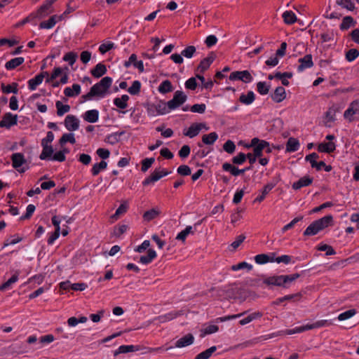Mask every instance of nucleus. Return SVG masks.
Returning a JSON list of instances; mask_svg holds the SVG:
<instances>
[{
  "label": "nucleus",
  "instance_id": "1",
  "mask_svg": "<svg viewBox=\"0 0 359 359\" xmlns=\"http://www.w3.org/2000/svg\"><path fill=\"white\" fill-rule=\"evenodd\" d=\"M112 84V79L109 76L102 78L98 83L93 85L90 91L81 96L84 100H92L93 97H104L107 93L109 89Z\"/></svg>",
  "mask_w": 359,
  "mask_h": 359
},
{
  "label": "nucleus",
  "instance_id": "2",
  "mask_svg": "<svg viewBox=\"0 0 359 359\" xmlns=\"http://www.w3.org/2000/svg\"><path fill=\"white\" fill-rule=\"evenodd\" d=\"M300 277L299 273L291 275L273 276L265 278L263 283L267 285L278 286L283 288L289 287L290 285Z\"/></svg>",
  "mask_w": 359,
  "mask_h": 359
},
{
  "label": "nucleus",
  "instance_id": "3",
  "mask_svg": "<svg viewBox=\"0 0 359 359\" xmlns=\"http://www.w3.org/2000/svg\"><path fill=\"white\" fill-rule=\"evenodd\" d=\"M332 225L333 217L331 215H326L313 222L304 231V236H310L316 235L320 231Z\"/></svg>",
  "mask_w": 359,
  "mask_h": 359
},
{
  "label": "nucleus",
  "instance_id": "4",
  "mask_svg": "<svg viewBox=\"0 0 359 359\" xmlns=\"http://www.w3.org/2000/svg\"><path fill=\"white\" fill-rule=\"evenodd\" d=\"M332 323L327 320H321L316 321L312 324H307L306 325L300 326L294 329L286 330L285 333L287 334H293L296 333H300L306 330L319 328L321 327L329 326Z\"/></svg>",
  "mask_w": 359,
  "mask_h": 359
},
{
  "label": "nucleus",
  "instance_id": "5",
  "mask_svg": "<svg viewBox=\"0 0 359 359\" xmlns=\"http://www.w3.org/2000/svg\"><path fill=\"white\" fill-rule=\"evenodd\" d=\"M187 100V96L184 92L177 90L174 93L172 100L167 102L170 111L175 110L182 105Z\"/></svg>",
  "mask_w": 359,
  "mask_h": 359
},
{
  "label": "nucleus",
  "instance_id": "6",
  "mask_svg": "<svg viewBox=\"0 0 359 359\" xmlns=\"http://www.w3.org/2000/svg\"><path fill=\"white\" fill-rule=\"evenodd\" d=\"M229 79L231 81H242L243 82L248 83H250L253 78L249 71L243 70L231 72L229 76Z\"/></svg>",
  "mask_w": 359,
  "mask_h": 359
},
{
  "label": "nucleus",
  "instance_id": "7",
  "mask_svg": "<svg viewBox=\"0 0 359 359\" xmlns=\"http://www.w3.org/2000/svg\"><path fill=\"white\" fill-rule=\"evenodd\" d=\"M12 165L18 172H25L27 168H21V166L26 163L25 156L21 153H15L11 156Z\"/></svg>",
  "mask_w": 359,
  "mask_h": 359
},
{
  "label": "nucleus",
  "instance_id": "8",
  "mask_svg": "<svg viewBox=\"0 0 359 359\" xmlns=\"http://www.w3.org/2000/svg\"><path fill=\"white\" fill-rule=\"evenodd\" d=\"M203 128L205 129L206 130H208V127L206 126V124L205 123H192L189 128V129L186 132L184 131L183 134L185 136H187L190 138H193L198 135Z\"/></svg>",
  "mask_w": 359,
  "mask_h": 359
},
{
  "label": "nucleus",
  "instance_id": "9",
  "mask_svg": "<svg viewBox=\"0 0 359 359\" xmlns=\"http://www.w3.org/2000/svg\"><path fill=\"white\" fill-rule=\"evenodd\" d=\"M149 111L151 115H155V112H156L157 114L163 115L169 113L170 111L167 102L160 101L156 104L151 105Z\"/></svg>",
  "mask_w": 359,
  "mask_h": 359
},
{
  "label": "nucleus",
  "instance_id": "10",
  "mask_svg": "<svg viewBox=\"0 0 359 359\" xmlns=\"http://www.w3.org/2000/svg\"><path fill=\"white\" fill-rule=\"evenodd\" d=\"M18 123V116L13 115L8 112L4 114L2 120L0 121V127L10 128L11 126L16 125Z\"/></svg>",
  "mask_w": 359,
  "mask_h": 359
},
{
  "label": "nucleus",
  "instance_id": "11",
  "mask_svg": "<svg viewBox=\"0 0 359 359\" xmlns=\"http://www.w3.org/2000/svg\"><path fill=\"white\" fill-rule=\"evenodd\" d=\"M266 145L265 140H261L257 137H255L252 139L250 145L249 147H254L253 153L255 156H257L258 158L261 157L263 155L264 145Z\"/></svg>",
  "mask_w": 359,
  "mask_h": 359
},
{
  "label": "nucleus",
  "instance_id": "12",
  "mask_svg": "<svg viewBox=\"0 0 359 359\" xmlns=\"http://www.w3.org/2000/svg\"><path fill=\"white\" fill-rule=\"evenodd\" d=\"M64 124L69 131H75L79 128V120L74 115H67L65 117Z\"/></svg>",
  "mask_w": 359,
  "mask_h": 359
},
{
  "label": "nucleus",
  "instance_id": "13",
  "mask_svg": "<svg viewBox=\"0 0 359 359\" xmlns=\"http://www.w3.org/2000/svg\"><path fill=\"white\" fill-rule=\"evenodd\" d=\"M358 112H359V100H354L344 111V116L345 118L348 119L349 121H352L353 116Z\"/></svg>",
  "mask_w": 359,
  "mask_h": 359
},
{
  "label": "nucleus",
  "instance_id": "14",
  "mask_svg": "<svg viewBox=\"0 0 359 359\" xmlns=\"http://www.w3.org/2000/svg\"><path fill=\"white\" fill-rule=\"evenodd\" d=\"M222 294L225 296V298L227 299H236V296L238 294V287L235 285H229L226 287H224L222 290Z\"/></svg>",
  "mask_w": 359,
  "mask_h": 359
},
{
  "label": "nucleus",
  "instance_id": "15",
  "mask_svg": "<svg viewBox=\"0 0 359 359\" xmlns=\"http://www.w3.org/2000/svg\"><path fill=\"white\" fill-rule=\"evenodd\" d=\"M63 15L51 16L48 20L43 21L39 24L40 29H51L53 28L57 21L62 20Z\"/></svg>",
  "mask_w": 359,
  "mask_h": 359
},
{
  "label": "nucleus",
  "instance_id": "16",
  "mask_svg": "<svg viewBox=\"0 0 359 359\" xmlns=\"http://www.w3.org/2000/svg\"><path fill=\"white\" fill-rule=\"evenodd\" d=\"M299 62L300 65L297 67L298 72H302L305 69L311 68L313 66L312 55L311 54H307L304 57L299 58Z\"/></svg>",
  "mask_w": 359,
  "mask_h": 359
},
{
  "label": "nucleus",
  "instance_id": "17",
  "mask_svg": "<svg viewBox=\"0 0 359 359\" xmlns=\"http://www.w3.org/2000/svg\"><path fill=\"white\" fill-rule=\"evenodd\" d=\"M194 337L192 334H187L179 339L175 344L176 348H183L189 346L194 343Z\"/></svg>",
  "mask_w": 359,
  "mask_h": 359
},
{
  "label": "nucleus",
  "instance_id": "18",
  "mask_svg": "<svg viewBox=\"0 0 359 359\" xmlns=\"http://www.w3.org/2000/svg\"><path fill=\"white\" fill-rule=\"evenodd\" d=\"M215 58V55L211 53L207 57L203 59L198 66L197 69L201 72L206 71Z\"/></svg>",
  "mask_w": 359,
  "mask_h": 359
},
{
  "label": "nucleus",
  "instance_id": "19",
  "mask_svg": "<svg viewBox=\"0 0 359 359\" xmlns=\"http://www.w3.org/2000/svg\"><path fill=\"white\" fill-rule=\"evenodd\" d=\"M286 97L285 89L283 86H278L271 95L272 100L277 103L283 101Z\"/></svg>",
  "mask_w": 359,
  "mask_h": 359
},
{
  "label": "nucleus",
  "instance_id": "20",
  "mask_svg": "<svg viewBox=\"0 0 359 359\" xmlns=\"http://www.w3.org/2000/svg\"><path fill=\"white\" fill-rule=\"evenodd\" d=\"M313 177L309 176H304L300 178L298 181L292 184V188L295 190L299 189L302 187L309 186L313 182Z\"/></svg>",
  "mask_w": 359,
  "mask_h": 359
},
{
  "label": "nucleus",
  "instance_id": "21",
  "mask_svg": "<svg viewBox=\"0 0 359 359\" xmlns=\"http://www.w3.org/2000/svg\"><path fill=\"white\" fill-rule=\"evenodd\" d=\"M107 72V67L102 63H98L96 66L91 69L90 73L95 78H100L105 74Z\"/></svg>",
  "mask_w": 359,
  "mask_h": 359
},
{
  "label": "nucleus",
  "instance_id": "22",
  "mask_svg": "<svg viewBox=\"0 0 359 359\" xmlns=\"http://www.w3.org/2000/svg\"><path fill=\"white\" fill-rule=\"evenodd\" d=\"M83 118L87 122L95 123L99 118V111L97 109L88 110L84 114Z\"/></svg>",
  "mask_w": 359,
  "mask_h": 359
},
{
  "label": "nucleus",
  "instance_id": "23",
  "mask_svg": "<svg viewBox=\"0 0 359 359\" xmlns=\"http://www.w3.org/2000/svg\"><path fill=\"white\" fill-rule=\"evenodd\" d=\"M81 93V86L79 84L74 83L72 86V88L67 87L64 90V94L67 97H75Z\"/></svg>",
  "mask_w": 359,
  "mask_h": 359
},
{
  "label": "nucleus",
  "instance_id": "24",
  "mask_svg": "<svg viewBox=\"0 0 359 359\" xmlns=\"http://www.w3.org/2000/svg\"><path fill=\"white\" fill-rule=\"evenodd\" d=\"M50 7L45 2L41 6L36 13H33L34 18H43L47 16L50 13Z\"/></svg>",
  "mask_w": 359,
  "mask_h": 359
},
{
  "label": "nucleus",
  "instance_id": "25",
  "mask_svg": "<svg viewBox=\"0 0 359 359\" xmlns=\"http://www.w3.org/2000/svg\"><path fill=\"white\" fill-rule=\"evenodd\" d=\"M336 149V145L332 142L320 143L318 147V150L320 152L332 153Z\"/></svg>",
  "mask_w": 359,
  "mask_h": 359
},
{
  "label": "nucleus",
  "instance_id": "26",
  "mask_svg": "<svg viewBox=\"0 0 359 359\" xmlns=\"http://www.w3.org/2000/svg\"><path fill=\"white\" fill-rule=\"evenodd\" d=\"M24 61L25 59L22 57H15L7 62L5 65V67L8 70H12L21 65Z\"/></svg>",
  "mask_w": 359,
  "mask_h": 359
},
{
  "label": "nucleus",
  "instance_id": "27",
  "mask_svg": "<svg viewBox=\"0 0 359 359\" xmlns=\"http://www.w3.org/2000/svg\"><path fill=\"white\" fill-rule=\"evenodd\" d=\"M255 100V95L253 91H248L247 95L241 94L239 97V101L246 105L252 104Z\"/></svg>",
  "mask_w": 359,
  "mask_h": 359
},
{
  "label": "nucleus",
  "instance_id": "28",
  "mask_svg": "<svg viewBox=\"0 0 359 359\" xmlns=\"http://www.w3.org/2000/svg\"><path fill=\"white\" fill-rule=\"evenodd\" d=\"M161 179V175L159 172V170L156 169L148 177H147L143 182V186H147L151 183H154L157 182Z\"/></svg>",
  "mask_w": 359,
  "mask_h": 359
},
{
  "label": "nucleus",
  "instance_id": "29",
  "mask_svg": "<svg viewBox=\"0 0 359 359\" xmlns=\"http://www.w3.org/2000/svg\"><path fill=\"white\" fill-rule=\"evenodd\" d=\"M299 148V141L294 137H290L286 144V151L289 152H294L297 151Z\"/></svg>",
  "mask_w": 359,
  "mask_h": 359
},
{
  "label": "nucleus",
  "instance_id": "30",
  "mask_svg": "<svg viewBox=\"0 0 359 359\" xmlns=\"http://www.w3.org/2000/svg\"><path fill=\"white\" fill-rule=\"evenodd\" d=\"M129 100L128 95H123L121 97H116L114 100V104L118 108L124 109L128 107L127 102Z\"/></svg>",
  "mask_w": 359,
  "mask_h": 359
},
{
  "label": "nucleus",
  "instance_id": "31",
  "mask_svg": "<svg viewBox=\"0 0 359 359\" xmlns=\"http://www.w3.org/2000/svg\"><path fill=\"white\" fill-rule=\"evenodd\" d=\"M283 18L285 23L287 25H292L297 20L296 15L292 11H285L283 13Z\"/></svg>",
  "mask_w": 359,
  "mask_h": 359
},
{
  "label": "nucleus",
  "instance_id": "32",
  "mask_svg": "<svg viewBox=\"0 0 359 359\" xmlns=\"http://www.w3.org/2000/svg\"><path fill=\"white\" fill-rule=\"evenodd\" d=\"M43 147L42 152L41 153L39 158L41 160H46L52 156L53 153V149L51 145L41 144Z\"/></svg>",
  "mask_w": 359,
  "mask_h": 359
},
{
  "label": "nucleus",
  "instance_id": "33",
  "mask_svg": "<svg viewBox=\"0 0 359 359\" xmlns=\"http://www.w3.org/2000/svg\"><path fill=\"white\" fill-rule=\"evenodd\" d=\"M156 257V252L152 249L148 250L147 255L141 256L140 258V262L143 264H148L152 262V260Z\"/></svg>",
  "mask_w": 359,
  "mask_h": 359
},
{
  "label": "nucleus",
  "instance_id": "34",
  "mask_svg": "<svg viewBox=\"0 0 359 359\" xmlns=\"http://www.w3.org/2000/svg\"><path fill=\"white\" fill-rule=\"evenodd\" d=\"M138 351V348L133 345H122L114 351V355L116 356L120 353H126Z\"/></svg>",
  "mask_w": 359,
  "mask_h": 359
},
{
  "label": "nucleus",
  "instance_id": "35",
  "mask_svg": "<svg viewBox=\"0 0 359 359\" xmlns=\"http://www.w3.org/2000/svg\"><path fill=\"white\" fill-rule=\"evenodd\" d=\"M124 133V131L114 133L107 135L104 141L110 144H115L119 142V137Z\"/></svg>",
  "mask_w": 359,
  "mask_h": 359
},
{
  "label": "nucleus",
  "instance_id": "36",
  "mask_svg": "<svg viewBox=\"0 0 359 359\" xmlns=\"http://www.w3.org/2000/svg\"><path fill=\"white\" fill-rule=\"evenodd\" d=\"M255 261L258 264H264L269 262H274L273 257H270L266 254H259L255 257Z\"/></svg>",
  "mask_w": 359,
  "mask_h": 359
},
{
  "label": "nucleus",
  "instance_id": "37",
  "mask_svg": "<svg viewBox=\"0 0 359 359\" xmlns=\"http://www.w3.org/2000/svg\"><path fill=\"white\" fill-rule=\"evenodd\" d=\"M218 135L215 132L210 133L208 135H204L202 137V142L203 144L211 145L217 140Z\"/></svg>",
  "mask_w": 359,
  "mask_h": 359
},
{
  "label": "nucleus",
  "instance_id": "38",
  "mask_svg": "<svg viewBox=\"0 0 359 359\" xmlns=\"http://www.w3.org/2000/svg\"><path fill=\"white\" fill-rule=\"evenodd\" d=\"M274 187L275 184L273 183H269L266 185H265L263 190L262 191V194L255 199V202H262L265 198L266 196Z\"/></svg>",
  "mask_w": 359,
  "mask_h": 359
},
{
  "label": "nucleus",
  "instance_id": "39",
  "mask_svg": "<svg viewBox=\"0 0 359 359\" xmlns=\"http://www.w3.org/2000/svg\"><path fill=\"white\" fill-rule=\"evenodd\" d=\"M18 83H13L11 85L6 86L4 83H1V88L4 93H13L14 94H17L18 92Z\"/></svg>",
  "mask_w": 359,
  "mask_h": 359
},
{
  "label": "nucleus",
  "instance_id": "40",
  "mask_svg": "<svg viewBox=\"0 0 359 359\" xmlns=\"http://www.w3.org/2000/svg\"><path fill=\"white\" fill-rule=\"evenodd\" d=\"M160 215V211L156 208H152L149 210L146 211L143 215V219L149 222L156 217H157Z\"/></svg>",
  "mask_w": 359,
  "mask_h": 359
},
{
  "label": "nucleus",
  "instance_id": "41",
  "mask_svg": "<svg viewBox=\"0 0 359 359\" xmlns=\"http://www.w3.org/2000/svg\"><path fill=\"white\" fill-rule=\"evenodd\" d=\"M158 90L161 93L165 94L172 91L173 88L171 82L169 80H165L160 84Z\"/></svg>",
  "mask_w": 359,
  "mask_h": 359
},
{
  "label": "nucleus",
  "instance_id": "42",
  "mask_svg": "<svg viewBox=\"0 0 359 359\" xmlns=\"http://www.w3.org/2000/svg\"><path fill=\"white\" fill-rule=\"evenodd\" d=\"M55 107L57 108V114L59 116H63L65 114L67 113L70 110V106L68 104H63L60 101H57L55 103Z\"/></svg>",
  "mask_w": 359,
  "mask_h": 359
},
{
  "label": "nucleus",
  "instance_id": "43",
  "mask_svg": "<svg viewBox=\"0 0 359 359\" xmlns=\"http://www.w3.org/2000/svg\"><path fill=\"white\" fill-rule=\"evenodd\" d=\"M181 315H182V311H173V312L167 313L164 316H159L158 320L161 323H164L166 321L171 320Z\"/></svg>",
  "mask_w": 359,
  "mask_h": 359
},
{
  "label": "nucleus",
  "instance_id": "44",
  "mask_svg": "<svg viewBox=\"0 0 359 359\" xmlns=\"http://www.w3.org/2000/svg\"><path fill=\"white\" fill-rule=\"evenodd\" d=\"M43 81L42 75H36L34 78L29 79L28 81V86L31 90H34L36 87L40 85Z\"/></svg>",
  "mask_w": 359,
  "mask_h": 359
},
{
  "label": "nucleus",
  "instance_id": "45",
  "mask_svg": "<svg viewBox=\"0 0 359 359\" xmlns=\"http://www.w3.org/2000/svg\"><path fill=\"white\" fill-rule=\"evenodd\" d=\"M67 142H70L71 144H74L76 142L74 133H65L62 135L59 140V144L61 146H63Z\"/></svg>",
  "mask_w": 359,
  "mask_h": 359
},
{
  "label": "nucleus",
  "instance_id": "46",
  "mask_svg": "<svg viewBox=\"0 0 359 359\" xmlns=\"http://www.w3.org/2000/svg\"><path fill=\"white\" fill-rule=\"evenodd\" d=\"M216 350V346H211L210 348L198 354L196 357V359H208Z\"/></svg>",
  "mask_w": 359,
  "mask_h": 359
},
{
  "label": "nucleus",
  "instance_id": "47",
  "mask_svg": "<svg viewBox=\"0 0 359 359\" xmlns=\"http://www.w3.org/2000/svg\"><path fill=\"white\" fill-rule=\"evenodd\" d=\"M107 166V163L104 161H102L98 163H95L93 165L91 172L93 176L97 175L102 170H104Z\"/></svg>",
  "mask_w": 359,
  "mask_h": 359
},
{
  "label": "nucleus",
  "instance_id": "48",
  "mask_svg": "<svg viewBox=\"0 0 359 359\" xmlns=\"http://www.w3.org/2000/svg\"><path fill=\"white\" fill-rule=\"evenodd\" d=\"M128 202L126 201H124L120 205V206L117 208V210H116L115 214L111 216V218L117 219L119 217V215L126 213L127 212V210H128Z\"/></svg>",
  "mask_w": 359,
  "mask_h": 359
},
{
  "label": "nucleus",
  "instance_id": "49",
  "mask_svg": "<svg viewBox=\"0 0 359 359\" xmlns=\"http://www.w3.org/2000/svg\"><path fill=\"white\" fill-rule=\"evenodd\" d=\"M141 89V83L139 81H134L132 86L128 89V92L132 95H138Z\"/></svg>",
  "mask_w": 359,
  "mask_h": 359
},
{
  "label": "nucleus",
  "instance_id": "50",
  "mask_svg": "<svg viewBox=\"0 0 359 359\" xmlns=\"http://www.w3.org/2000/svg\"><path fill=\"white\" fill-rule=\"evenodd\" d=\"M189 233H194V231H193V228L191 226H187L185 229H184L183 231H182L181 232H180L177 237H176V239L177 240H180V241H184L187 236L189 234Z\"/></svg>",
  "mask_w": 359,
  "mask_h": 359
},
{
  "label": "nucleus",
  "instance_id": "51",
  "mask_svg": "<svg viewBox=\"0 0 359 359\" xmlns=\"http://www.w3.org/2000/svg\"><path fill=\"white\" fill-rule=\"evenodd\" d=\"M222 169L224 171L229 172L233 176H238V168L229 163H223Z\"/></svg>",
  "mask_w": 359,
  "mask_h": 359
},
{
  "label": "nucleus",
  "instance_id": "52",
  "mask_svg": "<svg viewBox=\"0 0 359 359\" xmlns=\"http://www.w3.org/2000/svg\"><path fill=\"white\" fill-rule=\"evenodd\" d=\"M77 57L78 55L76 53L69 52L64 55L63 60L67 62L69 65L72 66L75 63Z\"/></svg>",
  "mask_w": 359,
  "mask_h": 359
},
{
  "label": "nucleus",
  "instance_id": "53",
  "mask_svg": "<svg viewBox=\"0 0 359 359\" xmlns=\"http://www.w3.org/2000/svg\"><path fill=\"white\" fill-rule=\"evenodd\" d=\"M257 91L261 95H266L269 92L270 86L266 85V82L259 81L257 83Z\"/></svg>",
  "mask_w": 359,
  "mask_h": 359
},
{
  "label": "nucleus",
  "instance_id": "54",
  "mask_svg": "<svg viewBox=\"0 0 359 359\" xmlns=\"http://www.w3.org/2000/svg\"><path fill=\"white\" fill-rule=\"evenodd\" d=\"M154 158H144L142 161V167L141 170L143 172H147L149 168L151 166V165L154 163Z\"/></svg>",
  "mask_w": 359,
  "mask_h": 359
},
{
  "label": "nucleus",
  "instance_id": "55",
  "mask_svg": "<svg viewBox=\"0 0 359 359\" xmlns=\"http://www.w3.org/2000/svg\"><path fill=\"white\" fill-rule=\"evenodd\" d=\"M355 313H356V310L355 309H350V310L346 311L344 313H340L338 316L337 318L340 321L345 320H347V319L351 318Z\"/></svg>",
  "mask_w": 359,
  "mask_h": 359
},
{
  "label": "nucleus",
  "instance_id": "56",
  "mask_svg": "<svg viewBox=\"0 0 359 359\" xmlns=\"http://www.w3.org/2000/svg\"><path fill=\"white\" fill-rule=\"evenodd\" d=\"M338 109L335 106L329 108L325 114L326 118L328 121L332 122L335 120V115Z\"/></svg>",
  "mask_w": 359,
  "mask_h": 359
},
{
  "label": "nucleus",
  "instance_id": "57",
  "mask_svg": "<svg viewBox=\"0 0 359 359\" xmlns=\"http://www.w3.org/2000/svg\"><path fill=\"white\" fill-rule=\"evenodd\" d=\"M196 47L194 46H189L182 51V55L187 58H191L196 53Z\"/></svg>",
  "mask_w": 359,
  "mask_h": 359
},
{
  "label": "nucleus",
  "instance_id": "58",
  "mask_svg": "<svg viewBox=\"0 0 359 359\" xmlns=\"http://www.w3.org/2000/svg\"><path fill=\"white\" fill-rule=\"evenodd\" d=\"M353 22V18L351 16H346L343 18L340 25V29L342 30L348 29Z\"/></svg>",
  "mask_w": 359,
  "mask_h": 359
},
{
  "label": "nucleus",
  "instance_id": "59",
  "mask_svg": "<svg viewBox=\"0 0 359 359\" xmlns=\"http://www.w3.org/2000/svg\"><path fill=\"white\" fill-rule=\"evenodd\" d=\"M18 280V274L13 275L6 282H5L4 284H2L0 286V290H5L7 289L10 285L15 282H17Z\"/></svg>",
  "mask_w": 359,
  "mask_h": 359
},
{
  "label": "nucleus",
  "instance_id": "60",
  "mask_svg": "<svg viewBox=\"0 0 359 359\" xmlns=\"http://www.w3.org/2000/svg\"><path fill=\"white\" fill-rule=\"evenodd\" d=\"M359 55V51L357 49L351 48L346 53V59L348 62L353 61Z\"/></svg>",
  "mask_w": 359,
  "mask_h": 359
},
{
  "label": "nucleus",
  "instance_id": "61",
  "mask_svg": "<svg viewBox=\"0 0 359 359\" xmlns=\"http://www.w3.org/2000/svg\"><path fill=\"white\" fill-rule=\"evenodd\" d=\"M223 149L226 152L233 154L235 151L236 145L233 141L229 140L224 144Z\"/></svg>",
  "mask_w": 359,
  "mask_h": 359
},
{
  "label": "nucleus",
  "instance_id": "62",
  "mask_svg": "<svg viewBox=\"0 0 359 359\" xmlns=\"http://www.w3.org/2000/svg\"><path fill=\"white\" fill-rule=\"evenodd\" d=\"M243 269H247L248 271H250L252 269V266L245 262H242L231 266V269L233 271H238Z\"/></svg>",
  "mask_w": 359,
  "mask_h": 359
},
{
  "label": "nucleus",
  "instance_id": "63",
  "mask_svg": "<svg viewBox=\"0 0 359 359\" xmlns=\"http://www.w3.org/2000/svg\"><path fill=\"white\" fill-rule=\"evenodd\" d=\"M231 161L235 165H241L245 161V154L240 152L237 156H233Z\"/></svg>",
  "mask_w": 359,
  "mask_h": 359
},
{
  "label": "nucleus",
  "instance_id": "64",
  "mask_svg": "<svg viewBox=\"0 0 359 359\" xmlns=\"http://www.w3.org/2000/svg\"><path fill=\"white\" fill-rule=\"evenodd\" d=\"M205 104H195L191 107V111L194 113L203 114L205 111Z\"/></svg>",
  "mask_w": 359,
  "mask_h": 359
}]
</instances>
